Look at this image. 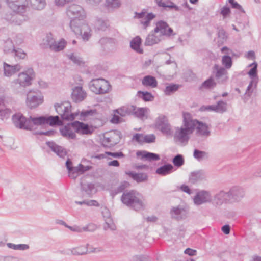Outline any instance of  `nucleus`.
I'll return each instance as SVG.
<instances>
[{"label": "nucleus", "instance_id": "nucleus-1", "mask_svg": "<svg viewBox=\"0 0 261 261\" xmlns=\"http://www.w3.org/2000/svg\"><path fill=\"white\" fill-rule=\"evenodd\" d=\"M67 15L71 19L70 27L75 34H81L83 30L88 29V25L84 22V11L79 5H71L67 9Z\"/></svg>", "mask_w": 261, "mask_h": 261}, {"label": "nucleus", "instance_id": "nucleus-2", "mask_svg": "<svg viewBox=\"0 0 261 261\" xmlns=\"http://www.w3.org/2000/svg\"><path fill=\"white\" fill-rule=\"evenodd\" d=\"M71 126L73 127L76 133L83 135H90L93 132V128L88 124L79 121H75L60 128L61 135L68 140L74 139L76 137L75 133L72 130Z\"/></svg>", "mask_w": 261, "mask_h": 261}, {"label": "nucleus", "instance_id": "nucleus-3", "mask_svg": "<svg viewBox=\"0 0 261 261\" xmlns=\"http://www.w3.org/2000/svg\"><path fill=\"white\" fill-rule=\"evenodd\" d=\"M121 200L124 204L136 211L143 210L145 207L142 194L134 190L124 191L121 197Z\"/></svg>", "mask_w": 261, "mask_h": 261}, {"label": "nucleus", "instance_id": "nucleus-4", "mask_svg": "<svg viewBox=\"0 0 261 261\" xmlns=\"http://www.w3.org/2000/svg\"><path fill=\"white\" fill-rule=\"evenodd\" d=\"M183 125L180 127V145H186L189 139V135L193 133L197 119H192V115L188 112H183Z\"/></svg>", "mask_w": 261, "mask_h": 261}, {"label": "nucleus", "instance_id": "nucleus-5", "mask_svg": "<svg viewBox=\"0 0 261 261\" xmlns=\"http://www.w3.org/2000/svg\"><path fill=\"white\" fill-rule=\"evenodd\" d=\"M90 90L96 94L109 93L111 89L109 82L103 78L92 79L89 83Z\"/></svg>", "mask_w": 261, "mask_h": 261}, {"label": "nucleus", "instance_id": "nucleus-6", "mask_svg": "<svg viewBox=\"0 0 261 261\" xmlns=\"http://www.w3.org/2000/svg\"><path fill=\"white\" fill-rule=\"evenodd\" d=\"M56 112L61 116L63 120L72 121L78 113L71 112V105L69 102H64L61 103H56L54 105Z\"/></svg>", "mask_w": 261, "mask_h": 261}, {"label": "nucleus", "instance_id": "nucleus-7", "mask_svg": "<svg viewBox=\"0 0 261 261\" xmlns=\"http://www.w3.org/2000/svg\"><path fill=\"white\" fill-rule=\"evenodd\" d=\"M12 120L14 125L20 129L32 130V124L31 120L27 119L21 113H16L12 116Z\"/></svg>", "mask_w": 261, "mask_h": 261}, {"label": "nucleus", "instance_id": "nucleus-8", "mask_svg": "<svg viewBox=\"0 0 261 261\" xmlns=\"http://www.w3.org/2000/svg\"><path fill=\"white\" fill-rule=\"evenodd\" d=\"M155 127L166 135H171L172 133L167 117L162 114L156 118L155 121Z\"/></svg>", "mask_w": 261, "mask_h": 261}, {"label": "nucleus", "instance_id": "nucleus-9", "mask_svg": "<svg viewBox=\"0 0 261 261\" xmlns=\"http://www.w3.org/2000/svg\"><path fill=\"white\" fill-rule=\"evenodd\" d=\"M8 6L14 12L18 14L25 12L28 4L27 0H6Z\"/></svg>", "mask_w": 261, "mask_h": 261}, {"label": "nucleus", "instance_id": "nucleus-10", "mask_svg": "<svg viewBox=\"0 0 261 261\" xmlns=\"http://www.w3.org/2000/svg\"><path fill=\"white\" fill-rule=\"evenodd\" d=\"M212 196L211 193L206 190L198 191L193 197V201L195 205H200L202 204L211 202Z\"/></svg>", "mask_w": 261, "mask_h": 261}, {"label": "nucleus", "instance_id": "nucleus-11", "mask_svg": "<svg viewBox=\"0 0 261 261\" xmlns=\"http://www.w3.org/2000/svg\"><path fill=\"white\" fill-rule=\"evenodd\" d=\"M213 205L215 207L220 206L223 203H230L228 192L221 190L216 193L211 201Z\"/></svg>", "mask_w": 261, "mask_h": 261}, {"label": "nucleus", "instance_id": "nucleus-12", "mask_svg": "<svg viewBox=\"0 0 261 261\" xmlns=\"http://www.w3.org/2000/svg\"><path fill=\"white\" fill-rule=\"evenodd\" d=\"M230 203L237 202L241 200L245 195L244 189L241 187L235 186L231 188L228 192Z\"/></svg>", "mask_w": 261, "mask_h": 261}, {"label": "nucleus", "instance_id": "nucleus-13", "mask_svg": "<svg viewBox=\"0 0 261 261\" xmlns=\"http://www.w3.org/2000/svg\"><path fill=\"white\" fill-rule=\"evenodd\" d=\"M43 102V96L40 93H36V95H32L29 93L27 97V105L29 108L32 109L38 107Z\"/></svg>", "mask_w": 261, "mask_h": 261}, {"label": "nucleus", "instance_id": "nucleus-14", "mask_svg": "<svg viewBox=\"0 0 261 261\" xmlns=\"http://www.w3.org/2000/svg\"><path fill=\"white\" fill-rule=\"evenodd\" d=\"M66 43L64 39L57 43L51 36H47L46 39V45L52 50L59 51L62 50L65 47Z\"/></svg>", "mask_w": 261, "mask_h": 261}, {"label": "nucleus", "instance_id": "nucleus-15", "mask_svg": "<svg viewBox=\"0 0 261 261\" xmlns=\"http://www.w3.org/2000/svg\"><path fill=\"white\" fill-rule=\"evenodd\" d=\"M213 75L217 80H221L222 82L225 81L228 79V72L224 67L220 66L218 64H215L213 67Z\"/></svg>", "mask_w": 261, "mask_h": 261}, {"label": "nucleus", "instance_id": "nucleus-16", "mask_svg": "<svg viewBox=\"0 0 261 261\" xmlns=\"http://www.w3.org/2000/svg\"><path fill=\"white\" fill-rule=\"evenodd\" d=\"M153 32H160L163 35L170 36L173 32V30L169 27L166 22L160 20L156 22Z\"/></svg>", "mask_w": 261, "mask_h": 261}, {"label": "nucleus", "instance_id": "nucleus-17", "mask_svg": "<svg viewBox=\"0 0 261 261\" xmlns=\"http://www.w3.org/2000/svg\"><path fill=\"white\" fill-rule=\"evenodd\" d=\"M196 126L195 129L196 130V134L198 136L207 137L210 136L211 132L208 129V127L206 123L202 121H195Z\"/></svg>", "mask_w": 261, "mask_h": 261}, {"label": "nucleus", "instance_id": "nucleus-18", "mask_svg": "<svg viewBox=\"0 0 261 261\" xmlns=\"http://www.w3.org/2000/svg\"><path fill=\"white\" fill-rule=\"evenodd\" d=\"M45 143L53 152L55 153L60 158H64L67 155L66 149L62 146L56 144L53 141H47Z\"/></svg>", "mask_w": 261, "mask_h": 261}, {"label": "nucleus", "instance_id": "nucleus-19", "mask_svg": "<svg viewBox=\"0 0 261 261\" xmlns=\"http://www.w3.org/2000/svg\"><path fill=\"white\" fill-rule=\"evenodd\" d=\"M89 244H87L85 246H80L72 249L68 250L66 253L67 255L72 254L73 255H83L88 253V252H96V248H94L92 250L88 251V247Z\"/></svg>", "mask_w": 261, "mask_h": 261}, {"label": "nucleus", "instance_id": "nucleus-20", "mask_svg": "<svg viewBox=\"0 0 261 261\" xmlns=\"http://www.w3.org/2000/svg\"><path fill=\"white\" fill-rule=\"evenodd\" d=\"M138 157L141 156V160L148 161H156L160 159V155L156 153L150 152L145 150H139L136 152Z\"/></svg>", "mask_w": 261, "mask_h": 261}, {"label": "nucleus", "instance_id": "nucleus-21", "mask_svg": "<svg viewBox=\"0 0 261 261\" xmlns=\"http://www.w3.org/2000/svg\"><path fill=\"white\" fill-rule=\"evenodd\" d=\"M114 136L117 137L116 141H112V137L104 138L102 141V145L105 147L110 148L118 144L122 138V134L119 130H114Z\"/></svg>", "mask_w": 261, "mask_h": 261}, {"label": "nucleus", "instance_id": "nucleus-22", "mask_svg": "<svg viewBox=\"0 0 261 261\" xmlns=\"http://www.w3.org/2000/svg\"><path fill=\"white\" fill-rule=\"evenodd\" d=\"M86 96V93L81 86H76L73 89L71 93V98L75 102H79L83 101Z\"/></svg>", "mask_w": 261, "mask_h": 261}, {"label": "nucleus", "instance_id": "nucleus-23", "mask_svg": "<svg viewBox=\"0 0 261 261\" xmlns=\"http://www.w3.org/2000/svg\"><path fill=\"white\" fill-rule=\"evenodd\" d=\"M148 110L149 109L146 107L137 108L135 106H131L129 108V113H132L138 119L143 120L145 117L146 118L147 117L146 114Z\"/></svg>", "mask_w": 261, "mask_h": 261}, {"label": "nucleus", "instance_id": "nucleus-24", "mask_svg": "<svg viewBox=\"0 0 261 261\" xmlns=\"http://www.w3.org/2000/svg\"><path fill=\"white\" fill-rule=\"evenodd\" d=\"M81 189L89 197H91L93 194L96 192L95 185L92 183L81 182Z\"/></svg>", "mask_w": 261, "mask_h": 261}, {"label": "nucleus", "instance_id": "nucleus-25", "mask_svg": "<svg viewBox=\"0 0 261 261\" xmlns=\"http://www.w3.org/2000/svg\"><path fill=\"white\" fill-rule=\"evenodd\" d=\"M126 174L138 183L146 181L148 178L147 174L144 173H137L133 171H129L126 172Z\"/></svg>", "mask_w": 261, "mask_h": 261}, {"label": "nucleus", "instance_id": "nucleus-26", "mask_svg": "<svg viewBox=\"0 0 261 261\" xmlns=\"http://www.w3.org/2000/svg\"><path fill=\"white\" fill-rule=\"evenodd\" d=\"M142 85L145 87L155 88L158 86V81L155 77L148 75L142 79Z\"/></svg>", "mask_w": 261, "mask_h": 261}, {"label": "nucleus", "instance_id": "nucleus-27", "mask_svg": "<svg viewBox=\"0 0 261 261\" xmlns=\"http://www.w3.org/2000/svg\"><path fill=\"white\" fill-rule=\"evenodd\" d=\"M217 85V83L215 81L213 75H211L207 80H205L201 85L199 87V90L205 89H213Z\"/></svg>", "mask_w": 261, "mask_h": 261}, {"label": "nucleus", "instance_id": "nucleus-28", "mask_svg": "<svg viewBox=\"0 0 261 261\" xmlns=\"http://www.w3.org/2000/svg\"><path fill=\"white\" fill-rule=\"evenodd\" d=\"M16 81L17 83L21 86L25 87L30 85L32 80L31 79L30 77L27 74H24V72H22L19 74L18 77Z\"/></svg>", "mask_w": 261, "mask_h": 261}, {"label": "nucleus", "instance_id": "nucleus-29", "mask_svg": "<svg viewBox=\"0 0 261 261\" xmlns=\"http://www.w3.org/2000/svg\"><path fill=\"white\" fill-rule=\"evenodd\" d=\"M173 168L172 164H166L157 168L156 173L160 175L165 176L171 173Z\"/></svg>", "mask_w": 261, "mask_h": 261}, {"label": "nucleus", "instance_id": "nucleus-30", "mask_svg": "<svg viewBox=\"0 0 261 261\" xmlns=\"http://www.w3.org/2000/svg\"><path fill=\"white\" fill-rule=\"evenodd\" d=\"M142 40L139 36H136L130 42V47L139 54H142L143 50L140 48Z\"/></svg>", "mask_w": 261, "mask_h": 261}, {"label": "nucleus", "instance_id": "nucleus-31", "mask_svg": "<svg viewBox=\"0 0 261 261\" xmlns=\"http://www.w3.org/2000/svg\"><path fill=\"white\" fill-rule=\"evenodd\" d=\"M155 33L153 30L147 35L144 42L145 46H152L160 42V39L154 35Z\"/></svg>", "mask_w": 261, "mask_h": 261}, {"label": "nucleus", "instance_id": "nucleus-32", "mask_svg": "<svg viewBox=\"0 0 261 261\" xmlns=\"http://www.w3.org/2000/svg\"><path fill=\"white\" fill-rule=\"evenodd\" d=\"M251 66H252V67L248 72V74L250 78L251 79V80H257V82H258V76L257 75V63L255 61L253 62L248 66V67Z\"/></svg>", "mask_w": 261, "mask_h": 261}, {"label": "nucleus", "instance_id": "nucleus-33", "mask_svg": "<svg viewBox=\"0 0 261 261\" xmlns=\"http://www.w3.org/2000/svg\"><path fill=\"white\" fill-rule=\"evenodd\" d=\"M46 124H49L51 126L62 124V121L58 116H46Z\"/></svg>", "mask_w": 261, "mask_h": 261}, {"label": "nucleus", "instance_id": "nucleus-34", "mask_svg": "<svg viewBox=\"0 0 261 261\" xmlns=\"http://www.w3.org/2000/svg\"><path fill=\"white\" fill-rule=\"evenodd\" d=\"M32 9L37 10H42L46 5L45 0H29Z\"/></svg>", "mask_w": 261, "mask_h": 261}, {"label": "nucleus", "instance_id": "nucleus-35", "mask_svg": "<svg viewBox=\"0 0 261 261\" xmlns=\"http://www.w3.org/2000/svg\"><path fill=\"white\" fill-rule=\"evenodd\" d=\"M157 4L159 7H163L165 9H166L167 8H169L170 9L174 8L177 11L179 10L178 7L170 1L165 2L162 0H159L157 2Z\"/></svg>", "mask_w": 261, "mask_h": 261}, {"label": "nucleus", "instance_id": "nucleus-36", "mask_svg": "<svg viewBox=\"0 0 261 261\" xmlns=\"http://www.w3.org/2000/svg\"><path fill=\"white\" fill-rule=\"evenodd\" d=\"M30 120L32 122V128H33V125H41L46 123V116H40L37 117L30 116Z\"/></svg>", "mask_w": 261, "mask_h": 261}, {"label": "nucleus", "instance_id": "nucleus-37", "mask_svg": "<svg viewBox=\"0 0 261 261\" xmlns=\"http://www.w3.org/2000/svg\"><path fill=\"white\" fill-rule=\"evenodd\" d=\"M138 96L144 101H152L154 98L152 93L148 91H139L138 92Z\"/></svg>", "mask_w": 261, "mask_h": 261}, {"label": "nucleus", "instance_id": "nucleus-38", "mask_svg": "<svg viewBox=\"0 0 261 261\" xmlns=\"http://www.w3.org/2000/svg\"><path fill=\"white\" fill-rule=\"evenodd\" d=\"M106 213L107 214V219L105 220L106 225L104 226L103 229L106 230L110 229L112 230H115L116 228V226L112 222V219L110 216V213L108 209L106 208Z\"/></svg>", "mask_w": 261, "mask_h": 261}, {"label": "nucleus", "instance_id": "nucleus-39", "mask_svg": "<svg viewBox=\"0 0 261 261\" xmlns=\"http://www.w3.org/2000/svg\"><path fill=\"white\" fill-rule=\"evenodd\" d=\"M193 156L197 160L200 161L205 159H208V153L204 151L195 149L193 151Z\"/></svg>", "mask_w": 261, "mask_h": 261}, {"label": "nucleus", "instance_id": "nucleus-40", "mask_svg": "<svg viewBox=\"0 0 261 261\" xmlns=\"http://www.w3.org/2000/svg\"><path fill=\"white\" fill-rule=\"evenodd\" d=\"M215 106V112L223 113L227 111V103L223 100H219Z\"/></svg>", "mask_w": 261, "mask_h": 261}, {"label": "nucleus", "instance_id": "nucleus-41", "mask_svg": "<svg viewBox=\"0 0 261 261\" xmlns=\"http://www.w3.org/2000/svg\"><path fill=\"white\" fill-rule=\"evenodd\" d=\"M179 88V85L170 84L166 87L164 92L166 95H170L177 91Z\"/></svg>", "mask_w": 261, "mask_h": 261}, {"label": "nucleus", "instance_id": "nucleus-42", "mask_svg": "<svg viewBox=\"0 0 261 261\" xmlns=\"http://www.w3.org/2000/svg\"><path fill=\"white\" fill-rule=\"evenodd\" d=\"M204 178V175L202 171H198L193 172L191 173L190 179L193 181L195 182L199 180H201Z\"/></svg>", "mask_w": 261, "mask_h": 261}, {"label": "nucleus", "instance_id": "nucleus-43", "mask_svg": "<svg viewBox=\"0 0 261 261\" xmlns=\"http://www.w3.org/2000/svg\"><path fill=\"white\" fill-rule=\"evenodd\" d=\"M222 64L226 69H229L232 65V57L228 55H225L222 58Z\"/></svg>", "mask_w": 261, "mask_h": 261}, {"label": "nucleus", "instance_id": "nucleus-44", "mask_svg": "<svg viewBox=\"0 0 261 261\" xmlns=\"http://www.w3.org/2000/svg\"><path fill=\"white\" fill-rule=\"evenodd\" d=\"M155 16V15L153 13L150 12L147 14L144 18V21H141V23L143 25L144 29H146L147 27L150 25V21L152 20Z\"/></svg>", "mask_w": 261, "mask_h": 261}, {"label": "nucleus", "instance_id": "nucleus-45", "mask_svg": "<svg viewBox=\"0 0 261 261\" xmlns=\"http://www.w3.org/2000/svg\"><path fill=\"white\" fill-rule=\"evenodd\" d=\"M183 78L186 82H191L194 80L196 76L192 71L189 69L184 72Z\"/></svg>", "mask_w": 261, "mask_h": 261}, {"label": "nucleus", "instance_id": "nucleus-46", "mask_svg": "<svg viewBox=\"0 0 261 261\" xmlns=\"http://www.w3.org/2000/svg\"><path fill=\"white\" fill-rule=\"evenodd\" d=\"M258 83L257 80H251L249 82V84L247 88L245 93L244 94V96H247L248 97H250L253 92V90L252 89V86L254 85V87L255 88Z\"/></svg>", "mask_w": 261, "mask_h": 261}, {"label": "nucleus", "instance_id": "nucleus-47", "mask_svg": "<svg viewBox=\"0 0 261 261\" xmlns=\"http://www.w3.org/2000/svg\"><path fill=\"white\" fill-rule=\"evenodd\" d=\"M14 47V45L12 40L8 39L5 42L4 51L6 54H11L12 50Z\"/></svg>", "mask_w": 261, "mask_h": 261}, {"label": "nucleus", "instance_id": "nucleus-48", "mask_svg": "<svg viewBox=\"0 0 261 261\" xmlns=\"http://www.w3.org/2000/svg\"><path fill=\"white\" fill-rule=\"evenodd\" d=\"M11 54L20 59H24L27 55L21 48H18L16 49L15 47L12 50Z\"/></svg>", "mask_w": 261, "mask_h": 261}, {"label": "nucleus", "instance_id": "nucleus-49", "mask_svg": "<svg viewBox=\"0 0 261 261\" xmlns=\"http://www.w3.org/2000/svg\"><path fill=\"white\" fill-rule=\"evenodd\" d=\"M7 246L9 248L13 249L14 250H25L29 248V246L27 244H18L15 245L12 243H8Z\"/></svg>", "mask_w": 261, "mask_h": 261}, {"label": "nucleus", "instance_id": "nucleus-50", "mask_svg": "<svg viewBox=\"0 0 261 261\" xmlns=\"http://www.w3.org/2000/svg\"><path fill=\"white\" fill-rule=\"evenodd\" d=\"M68 58L72 61L75 64L81 66L84 64V62L82 61V58L74 55L73 53H71L67 55Z\"/></svg>", "mask_w": 261, "mask_h": 261}, {"label": "nucleus", "instance_id": "nucleus-51", "mask_svg": "<svg viewBox=\"0 0 261 261\" xmlns=\"http://www.w3.org/2000/svg\"><path fill=\"white\" fill-rule=\"evenodd\" d=\"M14 69H13L12 66L6 63H4V73L6 76L9 77L14 74Z\"/></svg>", "mask_w": 261, "mask_h": 261}, {"label": "nucleus", "instance_id": "nucleus-52", "mask_svg": "<svg viewBox=\"0 0 261 261\" xmlns=\"http://www.w3.org/2000/svg\"><path fill=\"white\" fill-rule=\"evenodd\" d=\"M130 186V184L126 181L122 182L120 185L114 191L115 194H117L119 193L123 192L125 189Z\"/></svg>", "mask_w": 261, "mask_h": 261}, {"label": "nucleus", "instance_id": "nucleus-53", "mask_svg": "<svg viewBox=\"0 0 261 261\" xmlns=\"http://www.w3.org/2000/svg\"><path fill=\"white\" fill-rule=\"evenodd\" d=\"M228 2L232 8L238 10L241 13H245V11L242 8V6L235 0H228Z\"/></svg>", "mask_w": 261, "mask_h": 261}, {"label": "nucleus", "instance_id": "nucleus-54", "mask_svg": "<svg viewBox=\"0 0 261 261\" xmlns=\"http://www.w3.org/2000/svg\"><path fill=\"white\" fill-rule=\"evenodd\" d=\"M97 114L96 109H90L87 110H83L81 112L80 116L82 118H85L89 116H93Z\"/></svg>", "mask_w": 261, "mask_h": 261}, {"label": "nucleus", "instance_id": "nucleus-55", "mask_svg": "<svg viewBox=\"0 0 261 261\" xmlns=\"http://www.w3.org/2000/svg\"><path fill=\"white\" fill-rule=\"evenodd\" d=\"M57 134L58 133L57 131L52 129L46 132L38 130L33 133V134L34 135H45L50 137L54 136Z\"/></svg>", "mask_w": 261, "mask_h": 261}, {"label": "nucleus", "instance_id": "nucleus-56", "mask_svg": "<svg viewBox=\"0 0 261 261\" xmlns=\"http://www.w3.org/2000/svg\"><path fill=\"white\" fill-rule=\"evenodd\" d=\"M170 213L172 218L178 220L179 216V205H177L176 207H173L171 209Z\"/></svg>", "mask_w": 261, "mask_h": 261}, {"label": "nucleus", "instance_id": "nucleus-57", "mask_svg": "<svg viewBox=\"0 0 261 261\" xmlns=\"http://www.w3.org/2000/svg\"><path fill=\"white\" fill-rule=\"evenodd\" d=\"M11 111L8 109H0V119L2 120L7 119L9 118Z\"/></svg>", "mask_w": 261, "mask_h": 261}, {"label": "nucleus", "instance_id": "nucleus-58", "mask_svg": "<svg viewBox=\"0 0 261 261\" xmlns=\"http://www.w3.org/2000/svg\"><path fill=\"white\" fill-rule=\"evenodd\" d=\"M79 171V169H78V166L76 167L73 166L71 170L68 172L69 176L72 179L76 178L77 176L80 174Z\"/></svg>", "mask_w": 261, "mask_h": 261}, {"label": "nucleus", "instance_id": "nucleus-59", "mask_svg": "<svg viewBox=\"0 0 261 261\" xmlns=\"http://www.w3.org/2000/svg\"><path fill=\"white\" fill-rule=\"evenodd\" d=\"M107 6L112 8H119L120 6V0H107Z\"/></svg>", "mask_w": 261, "mask_h": 261}, {"label": "nucleus", "instance_id": "nucleus-60", "mask_svg": "<svg viewBox=\"0 0 261 261\" xmlns=\"http://www.w3.org/2000/svg\"><path fill=\"white\" fill-rule=\"evenodd\" d=\"M230 13V8L226 5L223 6L221 9L220 14L222 15L224 19L227 18Z\"/></svg>", "mask_w": 261, "mask_h": 261}, {"label": "nucleus", "instance_id": "nucleus-61", "mask_svg": "<svg viewBox=\"0 0 261 261\" xmlns=\"http://www.w3.org/2000/svg\"><path fill=\"white\" fill-rule=\"evenodd\" d=\"M88 30H89V27L88 26V29H87L86 30H82L81 34H75L77 35H79L82 36V38L84 41H88L91 36L90 33H89V32L88 31Z\"/></svg>", "mask_w": 261, "mask_h": 261}, {"label": "nucleus", "instance_id": "nucleus-62", "mask_svg": "<svg viewBox=\"0 0 261 261\" xmlns=\"http://www.w3.org/2000/svg\"><path fill=\"white\" fill-rule=\"evenodd\" d=\"M155 136L154 134H149L144 136L143 141L144 142L147 143H150L155 142Z\"/></svg>", "mask_w": 261, "mask_h": 261}, {"label": "nucleus", "instance_id": "nucleus-63", "mask_svg": "<svg viewBox=\"0 0 261 261\" xmlns=\"http://www.w3.org/2000/svg\"><path fill=\"white\" fill-rule=\"evenodd\" d=\"M105 153L107 155L111 156L113 158H123L125 156V154L121 151L119 152H109V151H106L105 152Z\"/></svg>", "mask_w": 261, "mask_h": 261}, {"label": "nucleus", "instance_id": "nucleus-64", "mask_svg": "<svg viewBox=\"0 0 261 261\" xmlns=\"http://www.w3.org/2000/svg\"><path fill=\"white\" fill-rule=\"evenodd\" d=\"M96 27L98 30L105 31L107 28L106 23L101 20H98L96 23Z\"/></svg>", "mask_w": 261, "mask_h": 261}]
</instances>
